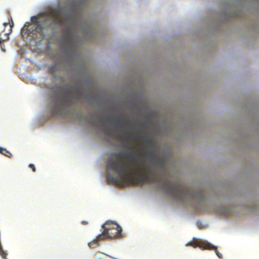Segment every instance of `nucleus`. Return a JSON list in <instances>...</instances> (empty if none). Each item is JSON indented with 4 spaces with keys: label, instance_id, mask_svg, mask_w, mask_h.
Wrapping results in <instances>:
<instances>
[{
    "label": "nucleus",
    "instance_id": "3",
    "mask_svg": "<svg viewBox=\"0 0 259 259\" xmlns=\"http://www.w3.org/2000/svg\"><path fill=\"white\" fill-rule=\"evenodd\" d=\"M161 181L164 192L178 201L185 202L193 199L200 200L204 197L201 191H192L177 182H171L167 178Z\"/></svg>",
    "mask_w": 259,
    "mask_h": 259
},
{
    "label": "nucleus",
    "instance_id": "20",
    "mask_svg": "<svg viewBox=\"0 0 259 259\" xmlns=\"http://www.w3.org/2000/svg\"><path fill=\"white\" fill-rule=\"evenodd\" d=\"M96 259H108V258L105 255H103L102 256H96Z\"/></svg>",
    "mask_w": 259,
    "mask_h": 259
},
{
    "label": "nucleus",
    "instance_id": "23",
    "mask_svg": "<svg viewBox=\"0 0 259 259\" xmlns=\"http://www.w3.org/2000/svg\"><path fill=\"white\" fill-rule=\"evenodd\" d=\"M106 132H107L108 135H111V131H107V130H106Z\"/></svg>",
    "mask_w": 259,
    "mask_h": 259
},
{
    "label": "nucleus",
    "instance_id": "17",
    "mask_svg": "<svg viewBox=\"0 0 259 259\" xmlns=\"http://www.w3.org/2000/svg\"><path fill=\"white\" fill-rule=\"evenodd\" d=\"M89 32V33H91L92 35H94L95 33V31L94 30H93L90 27H89V29L87 30V33Z\"/></svg>",
    "mask_w": 259,
    "mask_h": 259
},
{
    "label": "nucleus",
    "instance_id": "9",
    "mask_svg": "<svg viewBox=\"0 0 259 259\" xmlns=\"http://www.w3.org/2000/svg\"><path fill=\"white\" fill-rule=\"evenodd\" d=\"M220 219H226L233 215V211H214Z\"/></svg>",
    "mask_w": 259,
    "mask_h": 259
},
{
    "label": "nucleus",
    "instance_id": "14",
    "mask_svg": "<svg viewBox=\"0 0 259 259\" xmlns=\"http://www.w3.org/2000/svg\"><path fill=\"white\" fill-rule=\"evenodd\" d=\"M0 153L9 157L11 158L12 156V154L8 151L6 149L0 147Z\"/></svg>",
    "mask_w": 259,
    "mask_h": 259
},
{
    "label": "nucleus",
    "instance_id": "19",
    "mask_svg": "<svg viewBox=\"0 0 259 259\" xmlns=\"http://www.w3.org/2000/svg\"><path fill=\"white\" fill-rule=\"evenodd\" d=\"M147 144H148V145L149 146V147H152V140L150 139H147Z\"/></svg>",
    "mask_w": 259,
    "mask_h": 259
},
{
    "label": "nucleus",
    "instance_id": "7",
    "mask_svg": "<svg viewBox=\"0 0 259 259\" xmlns=\"http://www.w3.org/2000/svg\"><path fill=\"white\" fill-rule=\"evenodd\" d=\"M147 158L156 167L164 169L165 167V161L163 159L158 157L153 150H150L148 151Z\"/></svg>",
    "mask_w": 259,
    "mask_h": 259
},
{
    "label": "nucleus",
    "instance_id": "10",
    "mask_svg": "<svg viewBox=\"0 0 259 259\" xmlns=\"http://www.w3.org/2000/svg\"><path fill=\"white\" fill-rule=\"evenodd\" d=\"M106 122H108L109 123H111V121L110 119L107 120L105 118H101L100 120L98 121L97 118L96 117L94 119H92L90 122L92 125H94L97 124V125H99L101 124H104Z\"/></svg>",
    "mask_w": 259,
    "mask_h": 259
},
{
    "label": "nucleus",
    "instance_id": "5",
    "mask_svg": "<svg viewBox=\"0 0 259 259\" xmlns=\"http://www.w3.org/2000/svg\"><path fill=\"white\" fill-rule=\"evenodd\" d=\"M47 18L55 24L63 25L68 23L67 15L64 14L60 8L52 9L49 12Z\"/></svg>",
    "mask_w": 259,
    "mask_h": 259
},
{
    "label": "nucleus",
    "instance_id": "16",
    "mask_svg": "<svg viewBox=\"0 0 259 259\" xmlns=\"http://www.w3.org/2000/svg\"><path fill=\"white\" fill-rule=\"evenodd\" d=\"M0 254L3 259H7L6 257L7 255V253L6 251L3 250L2 247H0Z\"/></svg>",
    "mask_w": 259,
    "mask_h": 259
},
{
    "label": "nucleus",
    "instance_id": "8",
    "mask_svg": "<svg viewBox=\"0 0 259 259\" xmlns=\"http://www.w3.org/2000/svg\"><path fill=\"white\" fill-rule=\"evenodd\" d=\"M9 25L10 28L9 29L6 31V28L4 29V30L0 34V44H1L2 42L7 40L9 39V35L10 34H11L12 32V27L14 25V23L12 22L11 24L9 23H4V25L6 27V26H8Z\"/></svg>",
    "mask_w": 259,
    "mask_h": 259
},
{
    "label": "nucleus",
    "instance_id": "24",
    "mask_svg": "<svg viewBox=\"0 0 259 259\" xmlns=\"http://www.w3.org/2000/svg\"><path fill=\"white\" fill-rule=\"evenodd\" d=\"M126 158H127V159H129V158H131V156H130V155H127V156H126Z\"/></svg>",
    "mask_w": 259,
    "mask_h": 259
},
{
    "label": "nucleus",
    "instance_id": "11",
    "mask_svg": "<svg viewBox=\"0 0 259 259\" xmlns=\"http://www.w3.org/2000/svg\"><path fill=\"white\" fill-rule=\"evenodd\" d=\"M107 182L109 184H117L119 182V179L112 174H109L107 177Z\"/></svg>",
    "mask_w": 259,
    "mask_h": 259
},
{
    "label": "nucleus",
    "instance_id": "21",
    "mask_svg": "<svg viewBox=\"0 0 259 259\" xmlns=\"http://www.w3.org/2000/svg\"><path fill=\"white\" fill-rule=\"evenodd\" d=\"M29 167H30V168L32 169V170H33V171H34H34H36V168H35V166H34V164H30L29 165Z\"/></svg>",
    "mask_w": 259,
    "mask_h": 259
},
{
    "label": "nucleus",
    "instance_id": "6",
    "mask_svg": "<svg viewBox=\"0 0 259 259\" xmlns=\"http://www.w3.org/2000/svg\"><path fill=\"white\" fill-rule=\"evenodd\" d=\"M186 245H191L193 247H198L202 249L214 250L218 256L219 258H222V254L218 251L216 247L214 246L208 242L199 239H193L192 241L186 243Z\"/></svg>",
    "mask_w": 259,
    "mask_h": 259
},
{
    "label": "nucleus",
    "instance_id": "2",
    "mask_svg": "<svg viewBox=\"0 0 259 259\" xmlns=\"http://www.w3.org/2000/svg\"><path fill=\"white\" fill-rule=\"evenodd\" d=\"M65 95L57 98L55 101V106L52 110L54 117L67 116L69 114L70 106L79 100L82 96L80 85H66L63 89Z\"/></svg>",
    "mask_w": 259,
    "mask_h": 259
},
{
    "label": "nucleus",
    "instance_id": "4",
    "mask_svg": "<svg viewBox=\"0 0 259 259\" xmlns=\"http://www.w3.org/2000/svg\"><path fill=\"white\" fill-rule=\"evenodd\" d=\"M102 233L98 235L99 239H116L122 236V229L115 222L107 221L102 225Z\"/></svg>",
    "mask_w": 259,
    "mask_h": 259
},
{
    "label": "nucleus",
    "instance_id": "18",
    "mask_svg": "<svg viewBox=\"0 0 259 259\" xmlns=\"http://www.w3.org/2000/svg\"><path fill=\"white\" fill-rule=\"evenodd\" d=\"M197 226L199 229H202L203 228V225L202 223L201 222L198 221L197 222Z\"/></svg>",
    "mask_w": 259,
    "mask_h": 259
},
{
    "label": "nucleus",
    "instance_id": "15",
    "mask_svg": "<svg viewBox=\"0 0 259 259\" xmlns=\"http://www.w3.org/2000/svg\"><path fill=\"white\" fill-rule=\"evenodd\" d=\"M126 123V120L124 118H121L115 122L116 125L120 124V127H123Z\"/></svg>",
    "mask_w": 259,
    "mask_h": 259
},
{
    "label": "nucleus",
    "instance_id": "12",
    "mask_svg": "<svg viewBox=\"0 0 259 259\" xmlns=\"http://www.w3.org/2000/svg\"><path fill=\"white\" fill-rule=\"evenodd\" d=\"M63 38L69 44H71L72 41V37L68 29H65L64 31Z\"/></svg>",
    "mask_w": 259,
    "mask_h": 259
},
{
    "label": "nucleus",
    "instance_id": "1",
    "mask_svg": "<svg viewBox=\"0 0 259 259\" xmlns=\"http://www.w3.org/2000/svg\"><path fill=\"white\" fill-rule=\"evenodd\" d=\"M133 159L137 165L135 168L122 161L119 153L113 152L108 159L106 168L109 170H114L118 173L120 179L127 183L142 186L145 183H154L157 177L153 167L149 164L142 165V157L138 153L134 154Z\"/></svg>",
    "mask_w": 259,
    "mask_h": 259
},
{
    "label": "nucleus",
    "instance_id": "22",
    "mask_svg": "<svg viewBox=\"0 0 259 259\" xmlns=\"http://www.w3.org/2000/svg\"><path fill=\"white\" fill-rule=\"evenodd\" d=\"M124 134H125L126 136L127 137V138H129L130 136H131V133L127 131V130H126Z\"/></svg>",
    "mask_w": 259,
    "mask_h": 259
},
{
    "label": "nucleus",
    "instance_id": "13",
    "mask_svg": "<svg viewBox=\"0 0 259 259\" xmlns=\"http://www.w3.org/2000/svg\"><path fill=\"white\" fill-rule=\"evenodd\" d=\"M102 240H104V239L98 238V236H97L96 239H95L94 240H93V241H92L89 243V244H88L89 246L91 248H95L97 246L99 245V244H100L99 242H100V241H101Z\"/></svg>",
    "mask_w": 259,
    "mask_h": 259
}]
</instances>
